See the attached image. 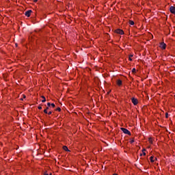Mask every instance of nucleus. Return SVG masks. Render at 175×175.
Returning <instances> with one entry per match:
<instances>
[{"instance_id":"1","label":"nucleus","mask_w":175,"mask_h":175,"mask_svg":"<svg viewBox=\"0 0 175 175\" xmlns=\"http://www.w3.org/2000/svg\"><path fill=\"white\" fill-rule=\"evenodd\" d=\"M121 131L123 132V133H125V135H129L131 136L132 134L131 133V131H129L128 129L125 128H120Z\"/></svg>"},{"instance_id":"2","label":"nucleus","mask_w":175,"mask_h":175,"mask_svg":"<svg viewBox=\"0 0 175 175\" xmlns=\"http://www.w3.org/2000/svg\"><path fill=\"white\" fill-rule=\"evenodd\" d=\"M31 13H32V10H29L25 12V15L26 16V17H30Z\"/></svg>"},{"instance_id":"3","label":"nucleus","mask_w":175,"mask_h":175,"mask_svg":"<svg viewBox=\"0 0 175 175\" xmlns=\"http://www.w3.org/2000/svg\"><path fill=\"white\" fill-rule=\"evenodd\" d=\"M115 32L116 33H119V35H124V31L120 29L115 30Z\"/></svg>"},{"instance_id":"4","label":"nucleus","mask_w":175,"mask_h":175,"mask_svg":"<svg viewBox=\"0 0 175 175\" xmlns=\"http://www.w3.org/2000/svg\"><path fill=\"white\" fill-rule=\"evenodd\" d=\"M131 101H132V103H133V105L135 106H136V105H137V103H138L137 98H132Z\"/></svg>"},{"instance_id":"5","label":"nucleus","mask_w":175,"mask_h":175,"mask_svg":"<svg viewBox=\"0 0 175 175\" xmlns=\"http://www.w3.org/2000/svg\"><path fill=\"white\" fill-rule=\"evenodd\" d=\"M160 47L163 50H165L166 49V44H165V42H161L160 43Z\"/></svg>"},{"instance_id":"6","label":"nucleus","mask_w":175,"mask_h":175,"mask_svg":"<svg viewBox=\"0 0 175 175\" xmlns=\"http://www.w3.org/2000/svg\"><path fill=\"white\" fill-rule=\"evenodd\" d=\"M116 83L119 87H120V85H122V81H121L120 79H118L116 81Z\"/></svg>"},{"instance_id":"7","label":"nucleus","mask_w":175,"mask_h":175,"mask_svg":"<svg viewBox=\"0 0 175 175\" xmlns=\"http://www.w3.org/2000/svg\"><path fill=\"white\" fill-rule=\"evenodd\" d=\"M63 150H64V151H70L69 150V149L68 148V146H63Z\"/></svg>"},{"instance_id":"8","label":"nucleus","mask_w":175,"mask_h":175,"mask_svg":"<svg viewBox=\"0 0 175 175\" xmlns=\"http://www.w3.org/2000/svg\"><path fill=\"white\" fill-rule=\"evenodd\" d=\"M41 98H42V103H44V102H46V97H44V96H42Z\"/></svg>"},{"instance_id":"9","label":"nucleus","mask_w":175,"mask_h":175,"mask_svg":"<svg viewBox=\"0 0 175 175\" xmlns=\"http://www.w3.org/2000/svg\"><path fill=\"white\" fill-rule=\"evenodd\" d=\"M129 23L130 25H135V22L133 21H129Z\"/></svg>"},{"instance_id":"10","label":"nucleus","mask_w":175,"mask_h":175,"mask_svg":"<svg viewBox=\"0 0 175 175\" xmlns=\"http://www.w3.org/2000/svg\"><path fill=\"white\" fill-rule=\"evenodd\" d=\"M150 161L151 162H154V157H150Z\"/></svg>"},{"instance_id":"11","label":"nucleus","mask_w":175,"mask_h":175,"mask_svg":"<svg viewBox=\"0 0 175 175\" xmlns=\"http://www.w3.org/2000/svg\"><path fill=\"white\" fill-rule=\"evenodd\" d=\"M149 143L150 144H152V138H149Z\"/></svg>"},{"instance_id":"12","label":"nucleus","mask_w":175,"mask_h":175,"mask_svg":"<svg viewBox=\"0 0 175 175\" xmlns=\"http://www.w3.org/2000/svg\"><path fill=\"white\" fill-rule=\"evenodd\" d=\"M132 57H133V55H129V61H132Z\"/></svg>"},{"instance_id":"13","label":"nucleus","mask_w":175,"mask_h":175,"mask_svg":"<svg viewBox=\"0 0 175 175\" xmlns=\"http://www.w3.org/2000/svg\"><path fill=\"white\" fill-rule=\"evenodd\" d=\"M132 73H136V68H133Z\"/></svg>"},{"instance_id":"14","label":"nucleus","mask_w":175,"mask_h":175,"mask_svg":"<svg viewBox=\"0 0 175 175\" xmlns=\"http://www.w3.org/2000/svg\"><path fill=\"white\" fill-rule=\"evenodd\" d=\"M130 143H131V144H132L133 143H135V139H132L130 141Z\"/></svg>"},{"instance_id":"15","label":"nucleus","mask_w":175,"mask_h":175,"mask_svg":"<svg viewBox=\"0 0 175 175\" xmlns=\"http://www.w3.org/2000/svg\"><path fill=\"white\" fill-rule=\"evenodd\" d=\"M55 110H56V111H61V108L60 107H57Z\"/></svg>"},{"instance_id":"16","label":"nucleus","mask_w":175,"mask_h":175,"mask_svg":"<svg viewBox=\"0 0 175 175\" xmlns=\"http://www.w3.org/2000/svg\"><path fill=\"white\" fill-rule=\"evenodd\" d=\"M51 106H52V107H55V103H52V104H51Z\"/></svg>"},{"instance_id":"17","label":"nucleus","mask_w":175,"mask_h":175,"mask_svg":"<svg viewBox=\"0 0 175 175\" xmlns=\"http://www.w3.org/2000/svg\"><path fill=\"white\" fill-rule=\"evenodd\" d=\"M44 113H45V114H48L47 109H44Z\"/></svg>"},{"instance_id":"18","label":"nucleus","mask_w":175,"mask_h":175,"mask_svg":"<svg viewBox=\"0 0 175 175\" xmlns=\"http://www.w3.org/2000/svg\"><path fill=\"white\" fill-rule=\"evenodd\" d=\"M51 105V103H47V106H49V107H50Z\"/></svg>"},{"instance_id":"19","label":"nucleus","mask_w":175,"mask_h":175,"mask_svg":"<svg viewBox=\"0 0 175 175\" xmlns=\"http://www.w3.org/2000/svg\"><path fill=\"white\" fill-rule=\"evenodd\" d=\"M168 116H169V113H165V117H166V118H167Z\"/></svg>"},{"instance_id":"20","label":"nucleus","mask_w":175,"mask_h":175,"mask_svg":"<svg viewBox=\"0 0 175 175\" xmlns=\"http://www.w3.org/2000/svg\"><path fill=\"white\" fill-rule=\"evenodd\" d=\"M52 113H53V112H51V111H49V112L48 113L49 116L51 115Z\"/></svg>"},{"instance_id":"21","label":"nucleus","mask_w":175,"mask_h":175,"mask_svg":"<svg viewBox=\"0 0 175 175\" xmlns=\"http://www.w3.org/2000/svg\"><path fill=\"white\" fill-rule=\"evenodd\" d=\"M38 109H39V110H42V107H41V106H39V107H38Z\"/></svg>"},{"instance_id":"22","label":"nucleus","mask_w":175,"mask_h":175,"mask_svg":"<svg viewBox=\"0 0 175 175\" xmlns=\"http://www.w3.org/2000/svg\"><path fill=\"white\" fill-rule=\"evenodd\" d=\"M146 152V149H143L142 152Z\"/></svg>"},{"instance_id":"23","label":"nucleus","mask_w":175,"mask_h":175,"mask_svg":"<svg viewBox=\"0 0 175 175\" xmlns=\"http://www.w3.org/2000/svg\"><path fill=\"white\" fill-rule=\"evenodd\" d=\"M44 175H49V174H47V172H44Z\"/></svg>"},{"instance_id":"24","label":"nucleus","mask_w":175,"mask_h":175,"mask_svg":"<svg viewBox=\"0 0 175 175\" xmlns=\"http://www.w3.org/2000/svg\"><path fill=\"white\" fill-rule=\"evenodd\" d=\"M143 155H146V152H143Z\"/></svg>"},{"instance_id":"25","label":"nucleus","mask_w":175,"mask_h":175,"mask_svg":"<svg viewBox=\"0 0 175 175\" xmlns=\"http://www.w3.org/2000/svg\"><path fill=\"white\" fill-rule=\"evenodd\" d=\"M45 110H49V107H47L46 109H45Z\"/></svg>"},{"instance_id":"26","label":"nucleus","mask_w":175,"mask_h":175,"mask_svg":"<svg viewBox=\"0 0 175 175\" xmlns=\"http://www.w3.org/2000/svg\"><path fill=\"white\" fill-rule=\"evenodd\" d=\"M38 0H33V2H36Z\"/></svg>"},{"instance_id":"27","label":"nucleus","mask_w":175,"mask_h":175,"mask_svg":"<svg viewBox=\"0 0 175 175\" xmlns=\"http://www.w3.org/2000/svg\"><path fill=\"white\" fill-rule=\"evenodd\" d=\"M23 98H25V95H24V96H23Z\"/></svg>"},{"instance_id":"28","label":"nucleus","mask_w":175,"mask_h":175,"mask_svg":"<svg viewBox=\"0 0 175 175\" xmlns=\"http://www.w3.org/2000/svg\"><path fill=\"white\" fill-rule=\"evenodd\" d=\"M142 155H143V154H140V157H142Z\"/></svg>"},{"instance_id":"29","label":"nucleus","mask_w":175,"mask_h":175,"mask_svg":"<svg viewBox=\"0 0 175 175\" xmlns=\"http://www.w3.org/2000/svg\"><path fill=\"white\" fill-rule=\"evenodd\" d=\"M49 175H53L51 173Z\"/></svg>"}]
</instances>
